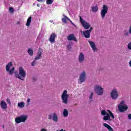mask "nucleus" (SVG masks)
Here are the masks:
<instances>
[{"mask_svg": "<svg viewBox=\"0 0 131 131\" xmlns=\"http://www.w3.org/2000/svg\"><path fill=\"white\" fill-rule=\"evenodd\" d=\"M107 112H106V111L105 110H103L101 111V114L104 116L103 120H104V121H107V120L111 121V119L110 118L111 117H112L113 119H114V115L113 114V113H112V112H111V111L108 110L107 111Z\"/></svg>", "mask_w": 131, "mask_h": 131, "instance_id": "nucleus-1", "label": "nucleus"}, {"mask_svg": "<svg viewBox=\"0 0 131 131\" xmlns=\"http://www.w3.org/2000/svg\"><path fill=\"white\" fill-rule=\"evenodd\" d=\"M26 77V71L24 70V69L22 67H19V74L15 75V77L20 79V80H25L24 78Z\"/></svg>", "mask_w": 131, "mask_h": 131, "instance_id": "nucleus-2", "label": "nucleus"}, {"mask_svg": "<svg viewBox=\"0 0 131 131\" xmlns=\"http://www.w3.org/2000/svg\"><path fill=\"white\" fill-rule=\"evenodd\" d=\"M94 91L98 96H102L104 93V90L101 86L96 85L94 87Z\"/></svg>", "mask_w": 131, "mask_h": 131, "instance_id": "nucleus-3", "label": "nucleus"}, {"mask_svg": "<svg viewBox=\"0 0 131 131\" xmlns=\"http://www.w3.org/2000/svg\"><path fill=\"white\" fill-rule=\"evenodd\" d=\"M13 66V63L12 62H10L6 66V69L7 72H9L10 75H12V74H14V72L15 71V68L13 67L11 70H10V68Z\"/></svg>", "mask_w": 131, "mask_h": 131, "instance_id": "nucleus-4", "label": "nucleus"}, {"mask_svg": "<svg viewBox=\"0 0 131 131\" xmlns=\"http://www.w3.org/2000/svg\"><path fill=\"white\" fill-rule=\"evenodd\" d=\"M67 90H64L63 93L61 95V99L62 101V102L64 104H68V97L69 95L67 94Z\"/></svg>", "mask_w": 131, "mask_h": 131, "instance_id": "nucleus-5", "label": "nucleus"}, {"mask_svg": "<svg viewBox=\"0 0 131 131\" xmlns=\"http://www.w3.org/2000/svg\"><path fill=\"white\" fill-rule=\"evenodd\" d=\"M107 13H108V6L107 5H104L102 6V9L101 11V16L102 19H104V18H105V16H106V14H107Z\"/></svg>", "mask_w": 131, "mask_h": 131, "instance_id": "nucleus-6", "label": "nucleus"}, {"mask_svg": "<svg viewBox=\"0 0 131 131\" xmlns=\"http://www.w3.org/2000/svg\"><path fill=\"white\" fill-rule=\"evenodd\" d=\"M80 22L82 24L84 29H89L91 27V25H90V24L84 21L83 19L81 18V16H80Z\"/></svg>", "mask_w": 131, "mask_h": 131, "instance_id": "nucleus-7", "label": "nucleus"}, {"mask_svg": "<svg viewBox=\"0 0 131 131\" xmlns=\"http://www.w3.org/2000/svg\"><path fill=\"white\" fill-rule=\"evenodd\" d=\"M86 75V74L85 73V71H83L81 73L80 75L79 78V81L78 82L80 84L82 83V82H84L85 80V76Z\"/></svg>", "mask_w": 131, "mask_h": 131, "instance_id": "nucleus-8", "label": "nucleus"}, {"mask_svg": "<svg viewBox=\"0 0 131 131\" xmlns=\"http://www.w3.org/2000/svg\"><path fill=\"white\" fill-rule=\"evenodd\" d=\"M111 97L113 100H116L117 97H118V94L116 89H114L111 93Z\"/></svg>", "mask_w": 131, "mask_h": 131, "instance_id": "nucleus-9", "label": "nucleus"}, {"mask_svg": "<svg viewBox=\"0 0 131 131\" xmlns=\"http://www.w3.org/2000/svg\"><path fill=\"white\" fill-rule=\"evenodd\" d=\"M56 37H57V34L55 33H52L49 39V40L51 43H54L56 40Z\"/></svg>", "mask_w": 131, "mask_h": 131, "instance_id": "nucleus-10", "label": "nucleus"}, {"mask_svg": "<svg viewBox=\"0 0 131 131\" xmlns=\"http://www.w3.org/2000/svg\"><path fill=\"white\" fill-rule=\"evenodd\" d=\"M118 109L120 111V112H124V111H126L127 109H128V106L127 105L124 104L123 105H121V104H119L118 105Z\"/></svg>", "mask_w": 131, "mask_h": 131, "instance_id": "nucleus-11", "label": "nucleus"}, {"mask_svg": "<svg viewBox=\"0 0 131 131\" xmlns=\"http://www.w3.org/2000/svg\"><path fill=\"white\" fill-rule=\"evenodd\" d=\"M88 42H89L90 46L94 52H98V49H97V47H96V44H95V42L91 40H89Z\"/></svg>", "mask_w": 131, "mask_h": 131, "instance_id": "nucleus-12", "label": "nucleus"}, {"mask_svg": "<svg viewBox=\"0 0 131 131\" xmlns=\"http://www.w3.org/2000/svg\"><path fill=\"white\" fill-rule=\"evenodd\" d=\"M37 55L35 57V60H39L41 58L42 55V50L40 48H39L38 52L37 53Z\"/></svg>", "mask_w": 131, "mask_h": 131, "instance_id": "nucleus-13", "label": "nucleus"}, {"mask_svg": "<svg viewBox=\"0 0 131 131\" xmlns=\"http://www.w3.org/2000/svg\"><path fill=\"white\" fill-rule=\"evenodd\" d=\"M67 39H68V40H70V41L73 40L74 41L77 42V39H76V38L75 37V36H74V34H71L69 35L67 37Z\"/></svg>", "mask_w": 131, "mask_h": 131, "instance_id": "nucleus-14", "label": "nucleus"}, {"mask_svg": "<svg viewBox=\"0 0 131 131\" xmlns=\"http://www.w3.org/2000/svg\"><path fill=\"white\" fill-rule=\"evenodd\" d=\"M0 106L2 109H4V110H6L8 108V104H7V103L4 101H1Z\"/></svg>", "mask_w": 131, "mask_h": 131, "instance_id": "nucleus-15", "label": "nucleus"}, {"mask_svg": "<svg viewBox=\"0 0 131 131\" xmlns=\"http://www.w3.org/2000/svg\"><path fill=\"white\" fill-rule=\"evenodd\" d=\"M79 62L82 63L84 61V55L83 53H80L78 57Z\"/></svg>", "mask_w": 131, "mask_h": 131, "instance_id": "nucleus-16", "label": "nucleus"}, {"mask_svg": "<svg viewBox=\"0 0 131 131\" xmlns=\"http://www.w3.org/2000/svg\"><path fill=\"white\" fill-rule=\"evenodd\" d=\"M83 35L85 38H90V37H91V33L88 30L83 32Z\"/></svg>", "mask_w": 131, "mask_h": 131, "instance_id": "nucleus-17", "label": "nucleus"}, {"mask_svg": "<svg viewBox=\"0 0 131 131\" xmlns=\"http://www.w3.org/2000/svg\"><path fill=\"white\" fill-rule=\"evenodd\" d=\"M19 117L20 118V121H21V122H25L27 118H28V116H27V115H24L19 116Z\"/></svg>", "mask_w": 131, "mask_h": 131, "instance_id": "nucleus-18", "label": "nucleus"}, {"mask_svg": "<svg viewBox=\"0 0 131 131\" xmlns=\"http://www.w3.org/2000/svg\"><path fill=\"white\" fill-rule=\"evenodd\" d=\"M52 119L54 122H58V116L57 115V114L54 113L53 114V117L52 118Z\"/></svg>", "mask_w": 131, "mask_h": 131, "instance_id": "nucleus-19", "label": "nucleus"}, {"mask_svg": "<svg viewBox=\"0 0 131 131\" xmlns=\"http://www.w3.org/2000/svg\"><path fill=\"white\" fill-rule=\"evenodd\" d=\"M69 115V112H68V110L67 109L63 110V116L64 117H68V115Z\"/></svg>", "mask_w": 131, "mask_h": 131, "instance_id": "nucleus-20", "label": "nucleus"}, {"mask_svg": "<svg viewBox=\"0 0 131 131\" xmlns=\"http://www.w3.org/2000/svg\"><path fill=\"white\" fill-rule=\"evenodd\" d=\"M103 125L105 126V127H106V128H107V129L109 131H113V128H112V127H111L110 125H109L107 123H104Z\"/></svg>", "mask_w": 131, "mask_h": 131, "instance_id": "nucleus-21", "label": "nucleus"}, {"mask_svg": "<svg viewBox=\"0 0 131 131\" xmlns=\"http://www.w3.org/2000/svg\"><path fill=\"white\" fill-rule=\"evenodd\" d=\"M32 19V17H31V16H30L28 18V19L27 20L26 26H28V27L30 26V23H31Z\"/></svg>", "mask_w": 131, "mask_h": 131, "instance_id": "nucleus-22", "label": "nucleus"}, {"mask_svg": "<svg viewBox=\"0 0 131 131\" xmlns=\"http://www.w3.org/2000/svg\"><path fill=\"white\" fill-rule=\"evenodd\" d=\"M63 16L64 17V18H62V21L63 23H65L66 24L67 23V20H70V19L68 18V17L65 16V14H63Z\"/></svg>", "mask_w": 131, "mask_h": 131, "instance_id": "nucleus-23", "label": "nucleus"}, {"mask_svg": "<svg viewBox=\"0 0 131 131\" xmlns=\"http://www.w3.org/2000/svg\"><path fill=\"white\" fill-rule=\"evenodd\" d=\"M17 106L18 107H19V108H24V107L25 106V103H24V102H18L17 104Z\"/></svg>", "mask_w": 131, "mask_h": 131, "instance_id": "nucleus-24", "label": "nucleus"}, {"mask_svg": "<svg viewBox=\"0 0 131 131\" xmlns=\"http://www.w3.org/2000/svg\"><path fill=\"white\" fill-rule=\"evenodd\" d=\"M15 121L16 123H21V121L20 116L16 117L15 119Z\"/></svg>", "mask_w": 131, "mask_h": 131, "instance_id": "nucleus-25", "label": "nucleus"}, {"mask_svg": "<svg viewBox=\"0 0 131 131\" xmlns=\"http://www.w3.org/2000/svg\"><path fill=\"white\" fill-rule=\"evenodd\" d=\"M28 53L30 56H33V50L29 48L28 49Z\"/></svg>", "mask_w": 131, "mask_h": 131, "instance_id": "nucleus-26", "label": "nucleus"}, {"mask_svg": "<svg viewBox=\"0 0 131 131\" xmlns=\"http://www.w3.org/2000/svg\"><path fill=\"white\" fill-rule=\"evenodd\" d=\"M92 12H97L98 11V5L92 7Z\"/></svg>", "mask_w": 131, "mask_h": 131, "instance_id": "nucleus-27", "label": "nucleus"}, {"mask_svg": "<svg viewBox=\"0 0 131 131\" xmlns=\"http://www.w3.org/2000/svg\"><path fill=\"white\" fill-rule=\"evenodd\" d=\"M54 2V1L53 0H47L46 1V4L47 5H52L53 3Z\"/></svg>", "mask_w": 131, "mask_h": 131, "instance_id": "nucleus-28", "label": "nucleus"}, {"mask_svg": "<svg viewBox=\"0 0 131 131\" xmlns=\"http://www.w3.org/2000/svg\"><path fill=\"white\" fill-rule=\"evenodd\" d=\"M93 96H94V93H91V95H90V101H93Z\"/></svg>", "mask_w": 131, "mask_h": 131, "instance_id": "nucleus-29", "label": "nucleus"}, {"mask_svg": "<svg viewBox=\"0 0 131 131\" xmlns=\"http://www.w3.org/2000/svg\"><path fill=\"white\" fill-rule=\"evenodd\" d=\"M54 114H51L48 115V119H52L53 117Z\"/></svg>", "mask_w": 131, "mask_h": 131, "instance_id": "nucleus-30", "label": "nucleus"}, {"mask_svg": "<svg viewBox=\"0 0 131 131\" xmlns=\"http://www.w3.org/2000/svg\"><path fill=\"white\" fill-rule=\"evenodd\" d=\"M67 49L68 51H70V50H71V44H69V45L67 46Z\"/></svg>", "mask_w": 131, "mask_h": 131, "instance_id": "nucleus-31", "label": "nucleus"}, {"mask_svg": "<svg viewBox=\"0 0 131 131\" xmlns=\"http://www.w3.org/2000/svg\"><path fill=\"white\" fill-rule=\"evenodd\" d=\"M36 64V60L35 59L32 63H31V66H34Z\"/></svg>", "mask_w": 131, "mask_h": 131, "instance_id": "nucleus-32", "label": "nucleus"}, {"mask_svg": "<svg viewBox=\"0 0 131 131\" xmlns=\"http://www.w3.org/2000/svg\"><path fill=\"white\" fill-rule=\"evenodd\" d=\"M9 10L10 12H11L12 13H14V8H13L12 7H10L9 8Z\"/></svg>", "mask_w": 131, "mask_h": 131, "instance_id": "nucleus-33", "label": "nucleus"}, {"mask_svg": "<svg viewBox=\"0 0 131 131\" xmlns=\"http://www.w3.org/2000/svg\"><path fill=\"white\" fill-rule=\"evenodd\" d=\"M127 48L129 50H131V42L128 43L127 45Z\"/></svg>", "mask_w": 131, "mask_h": 131, "instance_id": "nucleus-34", "label": "nucleus"}, {"mask_svg": "<svg viewBox=\"0 0 131 131\" xmlns=\"http://www.w3.org/2000/svg\"><path fill=\"white\" fill-rule=\"evenodd\" d=\"M128 34H129V33L128 32L126 31H125V33L124 34V35L125 36H128Z\"/></svg>", "mask_w": 131, "mask_h": 131, "instance_id": "nucleus-35", "label": "nucleus"}, {"mask_svg": "<svg viewBox=\"0 0 131 131\" xmlns=\"http://www.w3.org/2000/svg\"><path fill=\"white\" fill-rule=\"evenodd\" d=\"M93 30V28L92 27H91L90 30H88L89 32L91 33V32H92V31Z\"/></svg>", "mask_w": 131, "mask_h": 131, "instance_id": "nucleus-36", "label": "nucleus"}, {"mask_svg": "<svg viewBox=\"0 0 131 131\" xmlns=\"http://www.w3.org/2000/svg\"><path fill=\"white\" fill-rule=\"evenodd\" d=\"M128 117L129 119H131V114H130L128 115Z\"/></svg>", "mask_w": 131, "mask_h": 131, "instance_id": "nucleus-37", "label": "nucleus"}, {"mask_svg": "<svg viewBox=\"0 0 131 131\" xmlns=\"http://www.w3.org/2000/svg\"><path fill=\"white\" fill-rule=\"evenodd\" d=\"M121 105H124V101H122L120 103Z\"/></svg>", "mask_w": 131, "mask_h": 131, "instance_id": "nucleus-38", "label": "nucleus"}, {"mask_svg": "<svg viewBox=\"0 0 131 131\" xmlns=\"http://www.w3.org/2000/svg\"><path fill=\"white\" fill-rule=\"evenodd\" d=\"M69 21H70V22L71 23V24H72V25H74V24L72 22V21H71V20H69Z\"/></svg>", "mask_w": 131, "mask_h": 131, "instance_id": "nucleus-39", "label": "nucleus"}, {"mask_svg": "<svg viewBox=\"0 0 131 131\" xmlns=\"http://www.w3.org/2000/svg\"><path fill=\"white\" fill-rule=\"evenodd\" d=\"M7 102L8 103H11V100H10L9 99H7Z\"/></svg>", "mask_w": 131, "mask_h": 131, "instance_id": "nucleus-40", "label": "nucleus"}, {"mask_svg": "<svg viewBox=\"0 0 131 131\" xmlns=\"http://www.w3.org/2000/svg\"><path fill=\"white\" fill-rule=\"evenodd\" d=\"M27 102H28V103H30V99L28 98V99H27Z\"/></svg>", "mask_w": 131, "mask_h": 131, "instance_id": "nucleus-41", "label": "nucleus"}, {"mask_svg": "<svg viewBox=\"0 0 131 131\" xmlns=\"http://www.w3.org/2000/svg\"><path fill=\"white\" fill-rule=\"evenodd\" d=\"M39 3H42V0H37Z\"/></svg>", "mask_w": 131, "mask_h": 131, "instance_id": "nucleus-42", "label": "nucleus"}, {"mask_svg": "<svg viewBox=\"0 0 131 131\" xmlns=\"http://www.w3.org/2000/svg\"><path fill=\"white\" fill-rule=\"evenodd\" d=\"M50 22L51 23H53V20H50Z\"/></svg>", "mask_w": 131, "mask_h": 131, "instance_id": "nucleus-43", "label": "nucleus"}, {"mask_svg": "<svg viewBox=\"0 0 131 131\" xmlns=\"http://www.w3.org/2000/svg\"><path fill=\"white\" fill-rule=\"evenodd\" d=\"M3 128H5V125H3Z\"/></svg>", "mask_w": 131, "mask_h": 131, "instance_id": "nucleus-44", "label": "nucleus"}, {"mask_svg": "<svg viewBox=\"0 0 131 131\" xmlns=\"http://www.w3.org/2000/svg\"><path fill=\"white\" fill-rule=\"evenodd\" d=\"M127 131H131V129L127 130Z\"/></svg>", "mask_w": 131, "mask_h": 131, "instance_id": "nucleus-45", "label": "nucleus"}, {"mask_svg": "<svg viewBox=\"0 0 131 131\" xmlns=\"http://www.w3.org/2000/svg\"><path fill=\"white\" fill-rule=\"evenodd\" d=\"M17 24H20V23L18 22Z\"/></svg>", "mask_w": 131, "mask_h": 131, "instance_id": "nucleus-46", "label": "nucleus"}]
</instances>
